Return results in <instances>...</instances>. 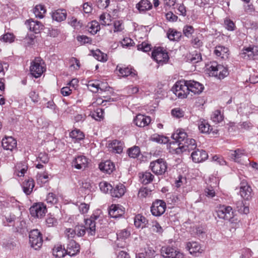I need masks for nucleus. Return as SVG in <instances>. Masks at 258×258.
Instances as JSON below:
<instances>
[{
    "mask_svg": "<svg viewBox=\"0 0 258 258\" xmlns=\"http://www.w3.org/2000/svg\"><path fill=\"white\" fill-rule=\"evenodd\" d=\"M171 137L175 140V142H173V144L178 143V147L175 149V153L177 154L186 151L189 152L197 148L196 141L188 138L187 134L182 129L177 130L172 135Z\"/></svg>",
    "mask_w": 258,
    "mask_h": 258,
    "instance_id": "nucleus-1",
    "label": "nucleus"
},
{
    "mask_svg": "<svg viewBox=\"0 0 258 258\" xmlns=\"http://www.w3.org/2000/svg\"><path fill=\"white\" fill-rule=\"evenodd\" d=\"M99 216L92 215L90 218L85 219V226L77 225L75 227L76 235L78 236H82L85 235L86 230L91 235H94L96 231V222Z\"/></svg>",
    "mask_w": 258,
    "mask_h": 258,
    "instance_id": "nucleus-2",
    "label": "nucleus"
},
{
    "mask_svg": "<svg viewBox=\"0 0 258 258\" xmlns=\"http://www.w3.org/2000/svg\"><path fill=\"white\" fill-rule=\"evenodd\" d=\"M210 76L215 77L219 79H223L229 74L228 69L217 62H211L208 68Z\"/></svg>",
    "mask_w": 258,
    "mask_h": 258,
    "instance_id": "nucleus-3",
    "label": "nucleus"
},
{
    "mask_svg": "<svg viewBox=\"0 0 258 258\" xmlns=\"http://www.w3.org/2000/svg\"><path fill=\"white\" fill-rule=\"evenodd\" d=\"M172 91L179 98H187L189 95L187 81L180 80L177 81L172 88Z\"/></svg>",
    "mask_w": 258,
    "mask_h": 258,
    "instance_id": "nucleus-4",
    "label": "nucleus"
},
{
    "mask_svg": "<svg viewBox=\"0 0 258 258\" xmlns=\"http://www.w3.org/2000/svg\"><path fill=\"white\" fill-rule=\"evenodd\" d=\"M44 62L40 57H36L31 63L30 71L35 78L40 77L45 71Z\"/></svg>",
    "mask_w": 258,
    "mask_h": 258,
    "instance_id": "nucleus-5",
    "label": "nucleus"
},
{
    "mask_svg": "<svg viewBox=\"0 0 258 258\" xmlns=\"http://www.w3.org/2000/svg\"><path fill=\"white\" fill-rule=\"evenodd\" d=\"M217 216L231 223L233 222L234 211L231 207L223 205L220 206L217 211Z\"/></svg>",
    "mask_w": 258,
    "mask_h": 258,
    "instance_id": "nucleus-6",
    "label": "nucleus"
},
{
    "mask_svg": "<svg viewBox=\"0 0 258 258\" xmlns=\"http://www.w3.org/2000/svg\"><path fill=\"white\" fill-rule=\"evenodd\" d=\"M30 243L35 249L40 248L43 242L42 234L38 229H33L29 233Z\"/></svg>",
    "mask_w": 258,
    "mask_h": 258,
    "instance_id": "nucleus-7",
    "label": "nucleus"
},
{
    "mask_svg": "<svg viewBox=\"0 0 258 258\" xmlns=\"http://www.w3.org/2000/svg\"><path fill=\"white\" fill-rule=\"evenodd\" d=\"M150 168L155 174L162 175L167 169V164L163 159H159L151 162Z\"/></svg>",
    "mask_w": 258,
    "mask_h": 258,
    "instance_id": "nucleus-8",
    "label": "nucleus"
},
{
    "mask_svg": "<svg viewBox=\"0 0 258 258\" xmlns=\"http://www.w3.org/2000/svg\"><path fill=\"white\" fill-rule=\"evenodd\" d=\"M152 57L157 63L161 64L167 62L169 59L167 52L160 47H157L153 51Z\"/></svg>",
    "mask_w": 258,
    "mask_h": 258,
    "instance_id": "nucleus-9",
    "label": "nucleus"
},
{
    "mask_svg": "<svg viewBox=\"0 0 258 258\" xmlns=\"http://www.w3.org/2000/svg\"><path fill=\"white\" fill-rule=\"evenodd\" d=\"M166 208V204L164 201L156 200L152 203L151 207L152 214L156 217H159L163 214Z\"/></svg>",
    "mask_w": 258,
    "mask_h": 258,
    "instance_id": "nucleus-10",
    "label": "nucleus"
},
{
    "mask_svg": "<svg viewBox=\"0 0 258 258\" xmlns=\"http://www.w3.org/2000/svg\"><path fill=\"white\" fill-rule=\"evenodd\" d=\"M161 253L164 258H185L182 253L170 246H163Z\"/></svg>",
    "mask_w": 258,
    "mask_h": 258,
    "instance_id": "nucleus-11",
    "label": "nucleus"
},
{
    "mask_svg": "<svg viewBox=\"0 0 258 258\" xmlns=\"http://www.w3.org/2000/svg\"><path fill=\"white\" fill-rule=\"evenodd\" d=\"M46 211V206L42 203H36L30 208L31 216L38 218H41L44 216Z\"/></svg>",
    "mask_w": 258,
    "mask_h": 258,
    "instance_id": "nucleus-12",
    "label": "nucleus"
},
{
    "mask_svg": "<svg viewBox=\"0 0 258 258\" xmlns=\"http://www.w3.org/2000/svg\"><path fill=\"white\" fill-rule=\"evenodd\" d=\"M187 86L189 94L191 93L194 95L200 94L203 92L204 89V87L202 84L194 80L187 81Z\"/></svg>",
    "mask_w": 258,
    "mask_h": 258,
    "instance_id": "nucleus-13",
    "label": "nucleus"
},
{
    "mask_svg": "<svg viewBox=\"0 0 258 258\" xmlns=\"http://www.w3.org/2000/svg\"><path fill=\"white\" fill-rule=\"evenodd\" d=\"M88 159L84 155L75 157L72 162V166L77 169H85L88 166Z\"/></svg>",
    "mask_w": 258,
    "mask_h": 258,
    "instance_id": "nucleus-14",
    "label": "nucleus"
},
{
    "mask_svg": "<svg viewBox=\"0 0 258 258\" xmlns=\"http://www.w3.org/2000/svg\"><path fill=\"white\" fill-rule=\"evenodd\" d=\"M66 252L71 256L77 254L80 252V245L73 239L68 240Z\"/></svg>",
    "mask_w": 258,
    "mask_h": 258,
    "instance_id": "nucleus-15",
    "label": "nucleus"
},
{
    "mask_svg": "<svg viewBox=\"0 0 258 258\" xmlns=\"http://www.w3.org/2000/svg\"><path fill=\"white\" fill-rule=\"evenodd\" d=\"M209 180L210 181H215V182H213V184H209L208 183L207 184V186L204 189V194L206 197L210 198H212L215 196V190L214 188L217 186L218 183L217 182V178L213 176L210 177Z\"/></svg>",
    "mask_w": 258,
    "mask_h": 258,
    "instance_id": "nucleus-16",
    "label": "nucleus"
},
{
    "mask_svg": "<svg viewBox=\"0 0 258 258\" xmlns=\"http://www.w3.org/2000/svg\"><path fill=\"white\" fill-rule=\"evenodd\" d=\"M2 145L4 149L12 151L16 149L17 141L12 137H5L2 140Z\"/></svg>",
    "mask_w": 258,
    "mask_h": 258,
    "instance_id": "nucleus-17",
    "label": "nucleus"
},
{
    "mask_svg": "<svg viewBox=\"0 0 258 258\" xmlns=\"http://www.w3.org/2000/svg\"><path fill=\"white\" fill-rule=\"evenodd\" d=\"M191 157L194 162L200 163L207 159L208 155L205 151L197 149L192 152Z\"/></svg>",
    "mask_w": 258,
    "mask_h": 258,
    "instance_id": "nucleus-18",
    "label": "nucleus"
},
{
    "mask_svg": "<svg viewBox=\"0 0 258 258\" xmlns=\"http://www.w3.org/2000/svg\"><path fill=\"white\" fill-rule=\"evenodd\" d=\"M116 70L119 72L120 75L123 77H126L128 76H131L132 77H136L137 76V72L131 67H125L117 66Z\"/></svg>",
    "mask_w": 258,
    "mask_h": 258,
    "instance_id": "nucleus-19",
    "label": "nucleus"
},
{
    "mask_svg": "<svg viewBox=\"0 0 258 258\" xmlns=\"http://www.w3.org/2000/svg\"><path fill=\"white\" fill-rule=\"evenodd\" d=\"M124 144L122 142L117 140H113L108 144V149L110 152L120 154L122 152Z\"/></svg>",
    "mask_w": 258,
    "mask_h": 258,
    "instance_id": "nucleus-20",
    "label": "nucleus"
},
{
    "mask_svg": "<svg viewBox=\"0 0 258 258\" xmlns=\"http://www.w3.org/2000/svg\"><path fill=\"white\" fill-rule=\"evenodd\" d=\"M252 189L247 183L242 182L240 184V194L241 197L245 200H248L251 198Z\"/></svg>",
    "mask_w": 258,
    "mask_h": 258,
    "instance_id": "nucleus-21",
    "label": "nucleus"
},
{
    "mask_svg": "<svg viewBox=\"0 0 258 258\" xmlns=\"http://www.w3.org/2000/svg\"><path fill=\"white\" fill-rule=\"evenodd\" d=\"M125 191V186L122 183H118L114 187L112 186L110 193L112 197L119 198L124 195Z\"/></svg>",
    "mask_w": 258,
    "mask_h": 258,
    "instance_id": "nucleus-22",
    "label": "nucleus"
},
{
    "mask_svg": "<svg viewBox=\"0 0 258 258\" xmlns=\"http://www.w3.org/2000/svg\"><path fill=\"white\" fill-rule=\"evenodd\" d=\"M108 213L111 217L117 218L120 217L124 214V211L122 207L119 205H112L110 206Z\"/></svg>",
    "mask_w": 258,
    "mask_h": 258,
    "instance_id": "nucleus-23",
    "label": "nucleus"
},
{
    "mask_svg": "<svg viewBox=\"0 0 258 258\" xmlns=\"http://www.w3.org/2000/svg\"><path fill=\"white\" fill-rule=\"evenodd\" d=\"M151 118L149 116L143 114H138L134 120V123L139 127H144L148 125L151 122Z\"/></svg>",
    "mask_w": 258,
    "mask_h": 258,
    "instance_id": "nucleus-24",
    "label": "nucleus"
},
{
    "mask_svg": "<svg viewBox=\"0 0 258 258\" xmlns=\"http://www.w3.org/2000/svg\"><path fill=\"white\" fill-rule=\"evenodd\" d=\"M107 85V84L99 81H91L89 82L88 87L92 92H97L99 90L105 91L104 88H106Z\"/></svg>",
    "mask_w": 258,
    "mask_h": 258,
    "instance_id": "nucleus-25",
    "label": "nucleus"
},
{
    "mask_svg": "<svg viewBox=\"0 0 258 258\" xmlns=\"http://www.w3.org/2000/svg\"><path fill=\"white\" fill-rule=\"evenodd\" d=\"M230 157L235 162L241 163H242L241 161L244 158H246L244 150L241 149L231 151Z\"/></svg>",
    "mask_w": 258,
    "mask_h": 258,
    "instance_id": "nucleus-26",
    "label": "nucleus"
},
{
    "mask_svg": "<svg viewBox=\"0 0 258 258\" xmlns=\"http://www.w3.org/2000/svg\"><path fill=\"white\" fill-rule=\"evenodd\" d=\"M186 247L190 253L192 254L196 255L197 253H201L203 252L200 244L197 242H188L186 244Z\"/></svg>",
    "mask_w": 258,
    "mask_h": 258,
    "instance_id": "nucleus-27",
    "label": "nucleus"
},
{
    "mask_svg": "<svg viewBox=\"0 0 258 258\" xmlns=\"http://www.w3.org/2000/svg\"><path fill=\"white\" fill-rule=\"evenodd\" d=\"M100 170L104 172L110 174L113 172L115 168L113 162L109 160H106L104 162H101L99 164Z\"/></svg>",
    "mask_w": 258,
    "mask_h": 258,
    "instance_id": "nucleus-28",
    "label": "nucleus"
},
{
    "mask_svg": "<svg viewBox=\"0 0 258 258\" xmlns=\"http://www.w3.org/2000/svg\"><path fill=\"white\" fill-rule=\"evenodd\" d=\"M52 18L57 22H61L66 20L67 12L64 9H58L54 11L51 14Z\"/></svg>",
    "mask_w": 258,
    "mask_h": 258,
    "instance_id": "nucleus-29",
    "label": "nucleus"
},
{
    "mask_svg": "<svg viewBox=\"0 0 258 258\" xmlns=\"http://www.w3.org/2000/svg\"><path fill=\"white\" fill-rule=\"evenodd\" d=\"M27 27L30 31L38 33L43 29V26L39 21L29 20L27 21Z\"/></svg>",
    "mask_w": 258,
    "mask_h": 258,
    "instance_id": "nucleus-30",
    "label": "nucleus"
},
{
    "mask_svg": "<svg viewBox=\"0 0 258 258\" xmlns=\"http://www.w3.org/2000/svg\"><path fill=\"white\" fill-rule=\"evenodd\" d=\"M148 220L141 214L136 215L134 218V224L138 228H144L148 224Z\"/></svg>",
    "mask_w": 258,
    "mask_h": 258,
    "instance_id": "nucleus-31",
    "label": "nucleus"
},
{
    "mask_svg": "<svg viewBox=\"0 0 258 258\" xmlns=\"http://www.w3.org/2000/svg\"><path fill=\"white\" fill-rule=\"evenodd\" d=\"M228 48L227 47L218 45L215 47L214 54L217 56L221 57L222 59H226L228 57Z\"/></svg>",
    "mask_w": 258,
    "mask_h": 258,
    "instance_id": "nucleus-32",
    "label": "nucleus"
},
{
    "mask_svg": "<svg viewBox=\"0 0 258 258\" xmlns=\"http://www.w3.org/2000/svg\"><path fill=\"white\" fill-rule=\"evenodd\" d=\"M24 192L27 195H30L34 187V182L32 178L25 180L22 185Z\"/></svg>",
    "mask_w": 258,
    "mask_h": 258,
    "instance_id": "nucleus-33",
    "label": "nucleus"
},
{
    "mask_svg": "<svg viewBox=\"0 0 258 258\" xmlns=\"http://www.w3.org/2000/svg\"><path fill=\"white\" fill-rule=\"evenodd\" d=\"M199 129L202 133L209 134L212 128L208 121L204 119H200L199 122Z\"/></svg>",
    "mask_w": 258,
    "mask_h": 258,
    "instance_id": "nucleus-34",
    "label": "nucleus"
},
{
    "mask_svg": "<svg viewBox=\"0 0 258 258\" xmlns=\"http://www.w3.org/2000/svg\"><path fill=\"white\" fill-rule=\"evenodd\" d=\"M152 8V5L148 0H141L136 5V8L140 12L149 10Z\"/></svg>",
    "mask_w": 258,
    "mask_h": 258,
    "instance_id": "nucleus-35",
    "label": "nucleus"
},
{
    "mask_svg": "<svg viewBox=\"0 0 258 258\" xmlns=\"http://www.w3.org/2000/svg\"><path fill=\"white\" fill-rule=\"evenodd\" d=\"M169 40L172 41H178L181 37V33L174 29H169L167 33Z\"/></svg>",
    "mask_w": 258,
    "mask_h": 258,
    "instance_id": "nucleus-36",
    "label": "nucleus"
},
{
    "mask_svg": "<svg viewBox=\"0 0 258 258\" xmlns=\"http://www.w3.org/2000/svg\"><path fill=\"white\" fill-rule=\"evenodd\" d=\"M70 137L74 140V142H79L84 138V135L79 130L72 131L70 134Z\"/></svg>",
    "mask_w": 258,
    "mask_h": 258,
    "instance_id": "nucleus-37",
    "label": "nucleus"
},
{
    "mask_svg": "<svg viewBox=\"0 0 258 258\" xmlns=\"http://www.w3.org/2000/svg\"><path fill=\"white\" fill-rule=\"evenodd\" d=\"M66 251V249L62 248L61 245H58L52 249V254L55 258H62L67 254Z\"/></svg>",
    "mask_w": 258,
    "mask_h": 258,
    "instance_id": "nucleus-38",
    "label": "nucleus"
},
{
    "mask_svg": "<svg viewBox=\"0 0 258 258\" xmlns=\"http://www.w3.org/2000/svg\"><path fill=\"white\" fill-rule=\"evenodd\" d=\"M46 12L44 7L41 5H36L33 10V13L37 18H43Z\"/></svg>",
    "mask_w": 258,
    "mask_h": 258,
    "instance_id": "nucleus-39",
    "label": "nucleus"
},
{
    "mask_svg": "<svg viewBox=\"0 0 258 258\" xmlns=\"http://www.w3.org/2000/svg\"><path fill=\"white\" fill-rule=\"evenodd\" d=\"M240 56L242 58L245 59H253L251 46L243 48L240 53Z\"/></svg>",
    "mask_w": 258,
    "mask_h": 258,
    "instance_id": "nucleus-40",
    "label": "nucleus"
},
{
    "mask_svg": "<svg viewBox=\"0 0 258 258\" xmlns=\"http://www.w3.org/2000/svg\"><path fill=\"white\" fill-rule=\"evenodd\" d=\"M141 181L144 184H147L153 181L154 175L149 172H145L140 175Z\"/></svg>",
    "mask_w": 258,
    "mask_h": 258,
    "instance_id": "nucleus-41",
    "label": "nucleus"
},
{
    "mask_svg": "<svg viewBox=\"0 0 258 258\" xmlns=\"http://www.w3.org/2000/svg\"><path fill=\"white\" fill-rule=\"evenodd\" d=\"M93 56L98 60L105 62L107 60V56L105 53L102 52L100 50L97 49L92 51Z\"/></svg>",
    "mask_w": 258,
    "mask_h": 258,
    "instance_id": "nucleus-42",
    "label": "nucleus"
},
{
    "mask_svg": "<svg viewBox=\"0 0 258 258\" xmlns=\"http://www.w3.org/2000/svg\"><path fill=\"white\" fill-rule=\"evenodd\" d=\"M140 149L138 146H135L127 149V153L130 158H137L140 154Z\"/></svg>",
    "mask_w": 258,
    "mask_h": 258,
    "instance_id": "nucleus-43",
    "label": "nucleus"
},
{
    "mask_svg": "<svg viewBox=\"0 0 258 258\" xmlns=\"http://www.w3.org/2000/svg\"><path fill=\"white\" fill-rule=\"evenodd\" d=\"M151 140L160 144H166L168 141V139L167 137L158 134L153 135L151 137Z\"/></svg>",
    "mask_w": 258,
    "mask_h": 258,
    "instance_id": "nucleus-44",
    "label": "nucleus"
},
{
    "mask_svg": "<svg viewBox=\"0 0 258 258\" xmlns=\"http://www.w3.org/2000/svg\"><path fill=\"white\" fill-rule=\"evenodd\" d=\"M152 195V190L147 187H142L138 192V197L140 198H146L150 197Z\"/></svg>",
    "mask_w": 258,
    "mask_h": 258,
    "instance_id": "nucleus-45",
    "label": "nucleus"
},
{
    "mask_svg": "<svg viewBox=\"0 0 258 258\" xmlns=\"http://www.w3.org/2000/svg\"><path fill=\"white\" fill-rule=\"evenodd\" d=\"M100 21L102 25H109L111 22V16L109 14L103 13L100 16Z\"/></svg>",
    "mask_w": 258,
    "mask_h": 258,
    "instance_id": "nucleus-46",
    "label": "nucleus"
},
{
    "mask_svg": "<svg viewBox=\"0 0 258 258\" xmlns=\"http://www.w3.org/2000/svg\"><path fill=\"white\" fill-rule=\"evenodd\" d=\"M46 201L47 204H49L50 205H53L57 203L58 197L54 193L50 192L46 197Z\"/></svg>",
    "mask_w": 258,
    "mask_h": 258,
    "instance_id": "nucleus-47",
    "label": "nucleus"
},
{
    "mask_svg": "<svg viewBox=\"0 0 258 258\" xmlns=\"http://www.w3.org/2000/svg\"><path fill=\"white\" fill-rule=\"evenodd\" d=\"M212 120L215 123H219L223 119V115L219 110H215L211 116Z\"/></svg>",
    "mask_w": 258,
    "mask_h": 258,
    "instance_id": "nucleus-48",
    "label": "nucleus"
},
{
    "mask_svg": "<svg viewBox=\"0 0 258 258\" xmlns=\"http://www.w3.org/2000/svg\"><path fill=\"white\" fill-rule=\"evenodd\" d=\"M188 59L191 62L197 63L202 60V55L201 53L195 51L192 54H189Z\"/></svg>",
    "mask_w": 258,
    "mask_h": 258,
    "instance_id": "nucleus-49",
    "label": "nucleus"
},
{
    "mask_svg": "<svg viewBox=\"0 0 258 258\" xmlns=\"http://www.w3.org/2000/svg\"><path fill=\"white\" fill-rule=\"evenodd\" d=\"M116 235H117V237L118 240H119L120 239H126L127 238H128L130 236L131 233L128 230L124 229H122L120 231H118L117 232Z\"/></svg>",
    "mask_w": 258,
    "mask_h": 258,
    "instance_id": "nucleus-50",
    "label": "nucleus"
},
{
    "mask_svg": "<svg viewBox=\"0 0 258 258\" xmlns=\"http://www.w3.org/2000/svg\"><path fill=\"white\" fill-rule=\"evenodd\" d=\"M14 39L15 36L13 33H7L2 36L1 40L6 43H12L14 42Z\"/></svg>",
    "mask_w": 258,
    "mask_h": 258,
    "instance_id": "nucleus-51",
    "label": "nucleus"
},
{
    "mask_svg": "<svg viewBox=\"0 0 258 258\" xmlns=\"http://www.w3.org/2000/svg\"><path fill=\"white\" fill-rule=\"evenodd\" d=\"M172 115L177 118L183 117L184 115V112L180 108H175L171 110Z\"/></svg>",
    "mask_w": 258,
    "mask_h": 258,
    "instance_id": "nucleus-52",
    "label": "nucleus"
},
{
    "mask_svg": "<svg viewBox=\"0 0 258 258\" xmlns=\"http://www.w3.org/2000/svg\"><path fill=\"white\" fill-rule=\"evenodd\" d=\"M99 187L100 190L105 193H107L109 191H110L112 189V185L106 181L101 182L99 183Z\"/></svg>",
    "mask_w": 258,
    "mask_h": 258,
    "instance_id": "nucleus-53",
    "label": "nucleus"
},
{
    "mask_svg": "<svg viewBox=\"0 0 258 258\" xmlns=\"http://www.w3.org/2000/svg\"><path fill=\"white\" fill-rule=\"evenodd\" d=\"M49 157L48 155L44 152H41L39 154L37 158L36 161L37 162H41L43 164H46L49 161Z\"/></svg>",
    "mask_w": 258,
    "mask_h": 258,
    "instance_id": "nucleus-54",
    "label": "nucleus"
},
{
    "mask_svg": "<svg viewBox=\"0 0 258 258\" xmlns=\"http://www.w3.org/2000/svg\"><path fill=\"white\" fill-rule=\"evenodd\" d=\"M124 90L126 94L130 96L137 93L139 91V89L137 86L130 85L124 88Z\"/></svg>",
    "mask_w": 258,
    "mask_h": 258,
    "instance_id": "nucleus-55",
    "label": "nucleus"
},
{
    "mask_svg": "<svg viewBox=\"0 0 258 258\" xmlns=\"http://www.w3.org/2000/svg\"><path fill=\"white\" fill-rule=\"evenodd\" d=\"M137 48L138 50H142L144 52H148L151 49V45L146 42H143L138 44Z\"/></svg>",
    "mask_w": 258,
    "mask_h": 258,
    "instance_id": "nucleus-56",
    "label": "nucleus"
},
{
    "mask_svg": "<svg viewBox=\"0 0 258 258\" xmlns=\"http://www.w3.org/2000/svg\"><path fill=\"white\" fill-rule=\"evenodd\" d=\"M120 42L123 47H129L135 44L134 41L129 37L124 38Z\"/></svg>",
    "mask_w": 258,
    "mask_h": 258,
    "instance_id": "nucleus-57",
    "label": "nucleus"
},
{
    "mask_svg": "<svg viewBox=\"0 0 258 258\" xmlns=\"http://www.w3.org/2000/svg\"><path fill=\"white\" fill-rule=\"evenodd\" d=\"M195 30L192 26L190 25H186L183 27V32L184 35L187 37H189L194 32Z\"/></svg>",
    "mask_w": 258,
    "mask_h": 258,
    "instance_id": "nucleus-58",
    "label": "nucleus"
},
{
    "mask_svg": "<svg viewBox=\"0 0 258 258\" xmlns=\"http://www.w3.org/2000/svg\"><path fill=\"white\" fill-rule=\"evenodd\" d=\"M89 29L91 33L95 34L100 30V26L97 22L92 21Z\"/></svg>",
    "mask_w": 258,
    "mask_h": 258,
    "instance_id": "nucleus-59",
    "label": "nucleus"
},
{
    "mask_svg": "<svg viewBox=\"0 0 258 258\" xmlns=\"http://www.w3.org/2000/svg\"><path fill=\"white\" fill-rule=\"evenodd\" d=\"M225 28L229 31H233L235 28V24L229 18H226L224 20Z\"/></svg>",
    "mask_w": 258,
    "mask_h": 258,
    "instance_id": "nucleus-60",
    "label": "nucleus"
},
{
    "mask_svg": "<svg viewBox=\"0 0 258 258\" xmlns=\"http://www.w3.org/2000/svg\"><path fill=\"white\" fill-rule=\"evenodd\" d=\"M69 24H70L75 29H79L81 27V25L80 21H78L77 18L73 17L69 19Z\"/></svg>",
    "mask_w": 258,
    "mask_h": 258,
    "instance_id": "nucleus-61",
    "label": "nucleus"
},
{
    "mask_svg": "<svg viewBox=\"0 0 258 258\" xmlns=\"http://www.w3.org/2000/svg\"><path fill=\"white\" fill-rule=\"evenodd\" d=\"M77 40L81 44L89 43L91 44L92 39L85 35L78 36L77 37Z\"/></svg>",
    "mask_w": 258,
    "mask_h": 258,
    "instance_id": "nucleus-62",
    "label": "nucleus"
},
{
    "mask_svg": "<svg viewBox=\"0 0 258 258\" xmlns=\"http://www.w3.org/2000/svg\"><path fill=\"white\" fill-rule=\"evenodd\" d=\"M104 111L102 109L98 108L96 111L93 113V117L96 120H100L103 117Z\"/></svg>",
    "mask_w": 258,
    "mask_h": 258,
    "instance_id": "nucleus-63",
    "label": "nucleus"
},
{
    "mask_svg": "<svg viewBox=\"0 0 258 258\" xmlns=\"http://www.w3.org/2000/svg\"><path fill=\"white\" fill-rule=\"evenodd\" d=\"M109 0H97V5L100 9L106 8L109 5Z\"/></svg>",
    "mask_w": 258,
    "mask_h": 258,
    "instance_id": "nucleus-64",
    "label": "nucleus"
}]
</instances>
